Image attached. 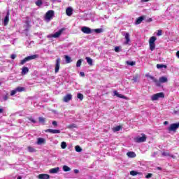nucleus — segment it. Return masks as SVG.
Masks as SVG:
<instances>
[{
    "mask_svg": "<svg viewBox=\"0 0 179 179\" xmlns=\"http://www.w3.org/2000/svg\"><path fill=\"white\" fill-rule=\"evenodd\" d=\"M150 78L152 79V82H154V83H155L156 86H157L158 87H160L162 86V83H166V82L169 81V80L167 79V77L166 76L160 77L159 80L156 79L153 76H150Z\"/></svg>",
    "mask_w": 179,
    "mask_h": 179,
    "instance_id": "nucleus-1",
    "label": "nucleus"
},
{
    "mask_svg": "<svg viewBox=\"0 0 179 179\" xmlns=\"http://www.w3.org/2000/svg\"><path fill=\"white\" fill-rule=\"evenodd\" d=\"M36 58H38V55H33L31 56H28L20 61V65H24V64H26V62H27L29 61H31V59H36Z\"/></svg>",
    "mask_w": 179,
    "mask_h": 179,
    "instance_id": "nucleus-2",
    "label": "nucleus"
},
{
    "mask_svg": "<svg viewBox=\"0 0 179 179\" xmlns=\"http://www.w3.org/2000/svg\"><path fill=\"white\" fill-rule=\"evenodd\" d=\"M65 30H66V29L65 28H62L61 29H59L57 32L53 34H50L48 36V38H58V37H59L61 36V34H62V33L64 31H65Z\"/></svg>",
    "mask_w": 179,
    "mask_h": 179,
    "instance_id": "nucleus-3",
    "label": "nucleus"
},
{
    "mask_svg": "<svg viewBox=\"0 0 179 179\" xmlns=\"http://www.w3.org/2000/svg\"><path fill=\"white\" fill-rule=\"evenodd\" d=\"M146 139H148L146 135L145 134H142L141 137L137 136L134 138V142H136V143H142L143 142H146Z\"/></svg>",
    "mask_w": 179,
    "mask_h": 179,
    "instance_id": "nucleus-4",
    "label": "nucleus"
},
{
    "mask_svg": "<svg viewBox=\"0 0 179 179\" xmlns=\"http://www.w3.org/2000/svg\"><path fill=\"white\" fill-rule=\"evenodd\" d=\"M159 99H164V93L159 92L155 94H153L151 97L152 101H156L157 100H159Z\"/></svg>",
    "mask_w": 179,
    "mask_h": 179,
    "instance_id": "nucleus-5",
    "label": "nucleus"
},
{
    "mask_svg": "<svg viewBox=\"0 0 179 179\" xmlns=\"http://www.w3.org/2000/svg\"><path fill=\"white\" fill-rule=\"evenodd\" d=\"M177 129H178V126L176 123L171 124L170 127H168L169 132H177Z\"/></svg>",
    "mask_w": 179,
    "mask_h": 179,
    "instance_id": "nucleus-6",
    "label": "nucleus"
},
{
    "mask_svg": "<svg viewBox=\"0 0 179 179\" xmlns=\"http://www.w3.org/2000/svg\"><path fill=\"white\" fill-rule=\"evenodd\" d=\"M61 65V59L57 58L56 59V64H55V73H58L59 72V66Z\"/></svg>",
    "mask_w": 179,
    "mask_h": 179,
    "instance_id": "nucleus-7",
    "label": "nucleus"
},
{
    "mask_svg": "<svg viewBox=\"0 0 179 179\" xmlns=\"http://www.w3.org/2000/svg\"><path fill=\"white\" fill-rule=\"evenodd\" d=\"M54 17V10H48L45 14V19L50 20Z\"/></svg>",
    "mask_w": 179,
    "mask_h": 179,
    "instance_id": "nucleus-8",
    "label": "nucleus"
},
{
    "mask_svg": "<svg viewBox=\"0 0 179 179\" xmlns=\"http://www.w3.org/2000/svg\"><path fill=\"white\" fill-rule=\"evenodd\" d=\"M81 31H83V33H85V34H91L92 29L88 27H83L81 28Z\"/></svg>",
    "mask_w": 179,
    "mask_h": 179,
    "instance_id": "nucleus-9",
    "label": "nucleus"
},
{
    "mask_svg": "<svg viewBox=\"0 0 179 179\" xmlns=\"http://www.w3.org/2000/svg\"><path fill=\"white\" fill-rule=\"evenodd\" d=\"M45 132H49L50 134H61V130L48 129L45 130Z\"/></svg>",
    "mask_w": 179,
    "mask_h": 179,
    "instance_id": "nucleus-10",
    "label": "nucleus"
},
{
    "mask_svg": "<svg viewBox=\"0 0 179 179\" xmlns=\"http://www.w3.org/2000/svg\"><path fill=\"white\" fill-rule=\"evenodd\" d=\"M124 38H125V41H124V44L125 45H128V44H129V41H131V38H130V36H129V33L127 32L124 34Z\"/></svg>",
    "mask_w": 179,
    "mask_h": 179,
    "instance_id": "nucleus-11",
    "label": "nucleus"
},
{
    "mask_svg": "<svg viewBox=\"0 0 179 179\" xmlns=\"http://www.w3.org/2000/svg\"><path fill=\"white\" fill-rule=\"evenodd\" d=\"M71 100H72V94H66L63 98V101H64V103H68L69 101H71Z\"/></svg>",
    "mask_w": 179,
    "mask_h": 179,
    "instance_id": "nucleus-12",
    "label": "nucleus"
},
{
    "mask_svg": "<svg viewBox=\"0 0 179 179\" xmlns=\"http://www.w3.org/2000/svg\"><path fill=\"white\" fill-rule=\"evenodd\" d=\"M37 177L38 179H50V175L45 173L39 174Z\"/></svg>",
    "mask_w": 179,
    "mask_h": 179,
    "instance_id": "nucleus-13",
    "label": "nucleus"
},
{
    "mask_svg": "<svg viewBox=\"0 0 179 179\" xmlns=\"http://www.w3.org/2000/svg\"><path fill=\"white\" fill-rule=\"evenodd\" d=\"M8 23H9V12L6 13V15L3 20V24L4 26H8Z\"/></svg>",
    "mask_w": 179,
    "mask_h": 179,
    "instance_id": "nucleus-14",
    "label": "nucleus"
},
{
    "mask_svg": "<svg viewBox=\"0 0 179 179\" xmlns=\"http://www.w3.org/2000/svg\"><path fill=\"white\" fill-rule=\"evenodd\" d=\"M143 20H145V16H143V15L141 16L136 19L135 24H141V23H142V22H143Z\"/></svg>",
    "mask_w": 179,
    "mask_h": 179,
    "instance_id": "nucleus-15",
    "label": "nucleus"
},
{
    "mask_svg": "<svg viewBox=\"0 0 179 179\" xmlns=\"http://www.w3.org/2000/svg\"><path fill=\"white\" fill-rule=\"evenodd\" d=\"M59 171V167L53 168L50 170V174H57V173H58Z\"/></svg>",
    "mask_w": 179,
    "mask_h": 179,
    "instance_id": "nucleus-16",
    "label": "nucleus"
},
{
    "mask_svg": "<svg viewBox=\"0 0 179 179\" xmlns=\"http://www.w3.org/2000/svg\"><path fill=\"white\" fill-rule=\"evenodd\" d=\"M73 12V10H72V8L71 7L67 8L66 10V13L67 16H72Z\"/></svg>",
    "mask_w": 179,
    "mask_h": 179,
    "instance_id": "nucleus-17",
    "label": "nucleus"
},
{
    "mask_svg": "<svg viewBox=\"0 0 179 179\" xmlns=\"http://www.w3.org/2000/svg\"><path fill=\"white\" fill-rule=\"evenodd\" d=\"M127 156H128V157L134 159V157L136 156V154L134 152L130 151L127 153Z\"/></svg>",
    "mask_w": 179,
    "mask_h": 179,
    "instance_id": "nucleus-18",
    "label": "nucleus"
},
{
    "mask_svg": "<svg viewBox=\"0 0 179 179\" xmlns=\"http://www.w3.org/2000/svg\"><path fill=\"white\" fill-rule=\"evenodd\" d=\"M130 175L133 176H138V175L142 176V173L138 172L136 171H130Z\"/></svg>",
    "mask_w": 179,
    "mask_h": 179,
    "instance_id": "nucleus-19",
    "label": "nucleus"
},
{
    "mask_svg": "<svg viewBox=\"0 0 179 179\" xmlns=\"http://www.w3.org/2000/svg\"><path fill=\"white\" fill-rule=\"evenodd\" d=\"M115 96H117V97H119L120 99H125V96L118 93L117 91H114Z\"/></svg>",
    "mask_w": 179,
    "mask_h": 179,
    "instance_id": "nucleus-20",
    "label": "nucleus"
},
{
    "mask_svg": "<svg viewBox=\"0 0 179 179\" xmlns=\"http://www.w3.org/2000/svg\"><path fill=\"white\" fill-rule=\"evenodd\" d=\"M87 64H89V65H90V66H93V59H92V58L87 57L85 58Z\"/></svg>",
    "mask_w": 179,
    "mask_h": 179,
    "instance_id": "nucleus-21",
    "label": "nucleus"
},
{
    "mask_svg": "<svg viewBox=\"0 0 179 179\" xmlns=\"http://www.w3.org/2000/svg\"><path fill=\"white\" fill-rule=\"evenodd\" d=\"M64 58L66 59V64H71V62H72V59L71 58V57H69L68 55H65Z\"/></svg>",
    "mask_w": 179,
    "mask_h": 179,
    "instance_id": "nucleus-22",
    "label": "nucleus"
},
{
    "mask_svg": "<svg viewBox=\"0 0 179 179\" xmlns=\"http://www.w3.org/2000/svg\"><path fill=\"white\" fill-rule=\"evenodd\" d=\"M28 72H29V68L23 67L22 69V72H21L22 75H26V73H27Z\"/></svg>",
    "mask_w": 179,
    "mask_h": 179,
    "instance_id": "nucleus-23",
    "label": "nucleus"
},
{
    "mask_svg": "<svg viewBox=\"0 0 179 179\" xmlns=\"http://www.w3.org/2000/svg\"><path fill=\"white\" fill-rule=\"evenodd\" d=\"M162 156H166V157L170 156L171 157H173V159H174V156L171 155L170 152H169V151L162 152Z\"/></svg>",
    "mask_w": 179,
    "mask_h": 179,
    "instance_id": "nucleus-24",
    "label": "nucleus"
},
{
    "mask_svg": "<svg viewBox=\"0 0 179 179\" xmlns=\"http://www.w3.org/2000/svg\"><path fill=\"white\" fill-rule=\"evenodd\" d=\"M157 69H162V68H167V66L166 65H164V64H157Z\"/></svg>",
    "mask_w": 179,
    "mask_h": 179,
    "instance_id": "nucleus-25",
    "label": "nucleus"
},
{
    "mask_svg": "<svg viewBox=\"0 0 179 179\" xmlns=\"http://www.w3.org/2000/svg\"><path fill=\"white\" fill-rule=\"evenodd\" d=\"M156 36H152L150 38L149 43H155V41H156Z\"/></svg>",
    "mask_w": 179,
    "mask_h": 179,
    "instance_id": "nucleus-26",
    "label": "nucleus"
},
{
    "mask_svg": "<svg viewBox=\"0 0 179 179\" xmlns=\"http://www.w3.org/2000/svg\"><path fill=\"white\" fill-rule=\"evenodd\" d=\"M150 44V50L152 51L155 50V48H156V43H149Z\"/></svg>",
    "mask_w": 179,
    "mask_h": 179,
    "instance_id": "nucleus-27",
    "label": "nucleus"
},
{
    "mask_svg": "<svg viewBox=\"0 0 179 179\" xmlns=\"http://www.w3.org/2000/svg\"><path fill=\"white\" fill-rule=\"evenodd\" d=\"M15 90L17 92H24L25 89L24 87H17Z\"/></svg>",
    "mask_w": 179,
    "mask_h": 179,
    "instance_id": "nucleus-28",
    "label": "nucleus"
},
{
    "mask_svg": "<svg viewBox=\"0 0 179 179\" xmlns=\"http://www.w3.org/2000/svg\"><path fill=\"white\" fill-rule=\"evenodd\" d=\"M35 5H36V6H41V5H43V0H37L35 2Z\"/></svg>",
    "mask_w": 179,
    "mask_h": 179,
    "instance_id": "nucleus-29",
    "label": "nucleus"
},
{
    "mask_svg": "<svg viewBox=\"0 0 179 179\" xmlns=\"http://www.w3.org/2000/svg\"><path fill=\"white\" fill-rule=\"evenodd\" d=\"M44 138H38L37 141V144L38 145H41V143H44Z\"/></svg>",
    "mask_w": 179,
    "mask_h": 179,
    "instance_id": "nucleus-30",
    "label": "nucleus"
},
{
    "mask_svg": "<svg viewBox=\"0 0 179 179\" xmlns=\"http://www.w3.org/2000/svg\"><path fill=\"white\" fill-rule=\"evenodd\" d=\"M126 64H127V65H129L130 66H134V65H135V64H136V62L127 61Z\"/></svg>",
    "mask_w": 179,
    "mask_h": 179,
    "instance_id": "nucleus-31",
    "label": "nucleus"
},
{
    "mask_svg": "<svg viewBox=\"0 0 179 179\" xmlns=\"http://www.w3.org/2000/svg\"><path fill=\"white\" fill-rule=\"evenodd\" d=\"M63 171L65 172L71 171V168H69L68 166L64 165L63 166Z\"/></svg>",
    "mask_w": 179,
    "mask_h": 179,
    "instance_id": "nucleus-32",
    "label": "nucleus"
},
{
    "mask_svg": "<svg viewBox=\"0 0 179 179\" xmlns=\"http://www.w3.org/2000/svg\"><path fill=\"white\" fill-rule=\"evenodd\" d=\"M94 31L95 33H96L97 34H100V33H103V29L99 28V29H94Z\"/></svg>",
    "mask_w": 179,
    "mask_h": 179,
    "instance_id": "nucleus-33",
    "label": "nucleus"
},
{
    "mask_svg": "<svg viewBox=\"0 0 179 179\" xmlns=\"http://www.w3.org/2000/svg\"><path fill=\"white\" fill-rule=\"evenodd\" d=\"M122 129V127L121 126H117L113 129L114 132H118L120 129Z\"/></svg>",
    "mask_w": 179,
    "mask_h": 179,
    "instance_id": "nucleus-34",
    "label": "nucleus"
},
{
    "mask_svg": "<svg viewBox=\"0 0 179 179\" xmlns=\"http://www.w3.org/2000/svg\"><path fill=\"white\" fill-rule=\"evenodd\" d=\"M83 60L82 59H80L78 60L77 63H76V66L77 68H79L80 66V65H82V62Z\"/></svg>",
    "mask_w": 179,
    "mask_h": 179,
    "instance_id": "nucleus-35",
    "label": "nucleus"
},
{
    "mask_svg": "<svg viewBox=\"0 0 179 179\" xmlns=\"http://www.w3.org/2000/svg\"><path fill=\"white\" fill-rule=\"evenodd\" d=\"M75 150H76V152H82V148H80V146H79V145H76L75 147Z\"/></svg>",
    "mask_w": 179,
    "mask_h": 179,
    "instance_id": "nucleus-36",
    "label": "nucleus"
},
{
    "mask_svg": "<svg viewBox=\"0 0 179 179\" xmlns=\"http://www.w3.org/2000/svg\"><path fill=\"white\" fill-rule=\"evenodd\" d=\"M27 149H28L29 152H30L31 153L36 152V150L33 147L28 146Z\"/></svg>",
    "mask_w": 179,
    "mask_h": 179,
    "instance_id": "nucleus-37",
    "label": "nucleus"
},
{
    "mask_svg": "<svg viewBox=\"0 0 179 179\" xmlns=\"http://www.w3.org/2000/svg\"><path fill=\"white\" fill-rule=\"evenodd\" d=\"M61 148L62 149H66V143L65 141L62 142Z\"/></svg>",
    "mask_w": 179,
    "mask_h": 179,
    "instance_id": "nucleus-38",
    "label": "nucleus"
},
{
    "mask_svg": "<svg viewBox=\"0 0 179 179\" xmlns=\"http://www.w3.org/2000/svg\"><path fill=\"white\" fill-rule=\"evenodd\" d=\"M77 97H78V99H79L81 101L83 100V98H84L83 94L78 93L77 94Z\"/></svg>",
    "mask_w": 179,
    "mask_h": 179,
    "instance_id": "nucleus-39",
    "label": "nucleus"
},
{
    "mask_svg": "<svg viewBox=\"0 0 179 179\" xmlns=\"http://www.w3.org/2000/svg\"><path fill=\"white\" fill-rule=\"evenodd\" d=\"M139 78V75H136L134 78H133V79H132V80H134V83H136V82H138V79Z\"/></svg>",
    "mask_w": 179,
    "mask_h": 179,
    "instance_id": "nucleus-40",
    "label": "nucleus"
},
{
    "mask_svg": "<svg viewBox=\"0 0 179 179\" xmlns=\"http://www.w3.org/2000/svg\"><path fill=\"white\" fill-rule=\"evenodd\" d=\"M39 122H45V118L43 117H40L38 118Z\"/></svg>",
    "mask_w": 179,
    "mask_h": 179,
    "instance_id": "nucleus-41",
    "label": "nucleus"
},
{
    "mask_svg": "<svg viewBox=\"0 0 179 179\" xmlns=\"http://www.w3.org/2000/svg\"><path fill=\"white\" fill-rule=\"evenodd\" d=\"M3 100L4 101H6V100H8V99H9V94H6L4 96H3Z\"/></svg>",
    "mask_w": 179,
    "mask_h": 179,
    "instance_id": "nucleus-42",
    "label": "nucleus"
},
{
    "mask_svg": "<svg viewBox=\"0 0 179 179\" xmlns=\"http://www.w3.org/2000/svg\"><path fill=\"white\" fill-rule=\"evenodd\" d=\"M68 128L69 129H72V128H76V124H70L68 126Z\"/></svg>",
    "mask_w": 179,
    "mask_h": 179,
    "instance_id": "nucleus-43",
    "label": "nucleus"
},
{
    "mask_svg": "<svg viewBox=\"0 0 179 179\" xmlns=\"http://www.w3.org/2000/svg\"><path fill=\"white\" fill-rule=\"evenodd\" d=\"M16 57H17V55H16L15 54H13V55H10V58L12 59H15Z\"/></svg>",
    "mask_w": 179,
    "mask_h": 179,
    "instance_id": "nucleus-44",
    "label": "nucleus"
},
{
    "mask_svg": "<svg viewBox=\"0 0 179 179\" xmlns=\"http://www.w3.org/2000/svg\"><path fill=\"white\" fill-rule=\"evenodd\" d=\"M17 91L15 90H12L10 92V96H15V94L17 93Z\"/></svg>",
    "mask_w": 179,
    "mask_h": 179,
    "instance_id": "nucleus-45",
    "label": "nucleus"
},
{
    "mask_svg": "<svg viewBox=\"0 0 179 179\" xmlns=\"http://www.w3.org/2000/svg\"><path fill=\"white\" fill-rule=\"evenodd\" d=\"M52 125H54V127H58V123L57 122V121L54 120L52 122Z\"/></svg>",
    "mask_w": 179,
    "mask_h": 179,
    "instance_id": "nucleus-46",
    "label": "nucleus"
},
{
    "mask_svg": "<svg viewBox=\"0 0 179 179\" xmlns=\"http://www.w3.org/2000/svg\"><path fill=\"white\" fill-rule=\"evenodd\" d=\"M152 176H153V174L148 173V175L145 176V178H152Z\"/></svg>",
    "mask_w": 179,
    "mask_h": 179,
    "instance_id": "nucleus-47",
    "label": "nucleus"
},
{
    "mask_svg": "<svg viewBox=\"0 0 179 179\" xmlns=\"http://www.w3.org/2000/svg\"><path fill=\"white\" fill-rule=\"evenodd\" d=\"M162 29L158 30V31L157 33V36H162Z\"/></svg>",
    "mask_w": 179,
    "mask_h": 179,
    "instance_id": "nucleus-48",
    "label": "nucleus"
},
{
    "mask_svg": "<svg viewBox=\"0 0 179 179\" xmlns=\"http://www.w3.org/2000/svg\"><path fill=\"white\" fill-rule=\"evenodd\" d=\"M115 52H120V47L116 46V47L115 48Z\"/></svg>",
    "mask_w": 179,
    "mask_h": 179,
    "instance_id": "nucleus-49",
    "label": "nucleus"
},
{
    "mask_svg": "<svg viewBox=\"0 0 179 179\" xmlns=\"http://www.w3.org/2000/svg\"><path fill=\"white\" fill-rule=\"evenodd\" d=\"M80 76H82L83 78H84V76H85V73H84V72H80Z\"/></svg>",
    "mask_w": 179,
    "mask_h": 179,
    "instance_id": "nucleus-50",
    "label": "nucleus"
},
{
    "mask_svg": "<svg viewBox=\"0 0 179 179\" xmlns=\"http://www.w3.org/2000/svg\"><path fill=\"white\" fill-rule=\"evenodd\" d=\"M74 173H75V174H78L79 173V170L74 169Z\"/></svg>",
    "mask_w": 179,
    "mask_h": 179,
    "instance_id": "nucleus-51",
    "label": "nucleus"
},
{
    "mask_svg": "<svg viewBox=\"0 0 179 179\" xmlns=\"http://www.w3.org/2000/svg\"><path fill=\"white\" fill-rule=\"evenodd\" d=\"M164 125H168V124H169V122L165 121V122H164Z\"/></svg>",
    "mask_w": 179,
    "mask_h": 179,
    "instance_id": "nucleus-52",
    "label": "nucleus"
},
{
    "mask_svg": "<svg viewBox=\"0 0 179 179\" xmlns=\"http://www.w3.org/2000/svg\"><path fill=\"white\" fill-rule=\"evenodd\" d=\"M3 113V109L0 108V113Z\"/></svg>",
    "mask_w": 179,
    "mask_h": 179,
    "instance_id": "nucleus-53",
    "label": "nucleus"
},
{
    "mask_svg": "<svg viewBox=\"0 0 179 179\" xmlns=\"http://www.w3.org/2000/svg\"><path fill=\"white\" fill-rule=\"evenodd\" d=\"M176 57H178V58H179V51H178V52H176Z\"/></svg>",
    "mask_w": 179,
    "mask_h": 179,
    "instance_id": "nucleus-54",
    "label": "nucleus"
},
{
    "mask_svg": "<svg viewBox=\"0 0 179 179\" xmlns=\"http://www.w3.org/2000/svg\"><path fill=\"white\" fill-rule=\"evenodd\" d=\"M157 170H162V167L157 166Z\"/></svg>",
    "mask_w": 179,
    "mask_h": 179,
    "instance_id": "nucleus-55",
    "label": "nucleus"
},
{
    "mask_svg": "<svg viewBox=\"0 0 179 179\" xmlns=\"http://www.w3.org/2000/svg\"><path fill=\"white\" fill-rule=\"evenodd\" d=\"M31 122H33L34 124H36V120H31Z\"/></svg>",
    "mask_w": 179,
    "mask_h": 179,
    "instance_id": "nucleus-56",
    "label": "nucleus"
},
{
    "mask_svg": "<svg viewBox=\"0 0 179 179\" xmlns=\"http://www.w3.org/2000/svg\"><path fill=\"white\" fill-rule=\"evenodd\" d=\"M152 18H149L148 22H152Z\"/></svg>",
    "mask_w": 179,
    "mask_h": 179,
    "instance_id": "nucleus-57",
    "label": "nucleus"
},
{
    "mask_svg": "<svg viewBox=\"0 0 179 179\" xmlns=\"http://www.w3.org/2000/svg\"><path fill=\"white\" fill-rule=\"evenodd\" d=\"M144 2H149V0H143Z\"/></svg>",
    "mask_w": 179,
    "mask_h": 179,
    "instance_id": "nucleus-58",
    "label": "nucleus"
},
{
    "mask_svg": "<svg viewBox=\"0 0 179 179\" xmlns=\"http://www.w3.org/2000/svg\"><path fill=\"white\" fill-rule=\"evenodd\" d=\"M176 125L178 126V128H179V122L176 123Z\"/></svg>",
    "mask_w": 179,
    "mask_h": 179,
    "instance_id": "nucleus-59",
    "label": "nucleus"
},
{
    "mask_svg": "<svg viewBox=\"0 0 179 179\" xmlns=\"http://www.w3.org/2000/svg\"><path fill=\"white\" fill-rule=\"evenodd\" d=\"M17 179H22V177L18 176Z\"/></svg>",
    "mask_w": 179,
    "mask_h": 179,
    "instance_id": "nucleus-60",
    "label": "nucleus"
},
{
    "mask_svg": "<svg viewBox=\"0 0 179 179\" xmlns=\"http://www.w3.org/2000/svg\"><path fill=\"white\" fill-rule=\"evenodd\" d=\"M1 85H2V83L0 82V86H1Z\"/></svg>",
    "mask_w": 179,
    "mask_h": 179,
    "instance_id": "nucleus-61",
    "label": "nucleus"
},
{
    "mask_svg": "<svg viewBox=\"0 0 179 179\" xmlns=\"http://www.w3.org/2000/svg\"><path fill=\"white\" fill-rule=\"evenodd\" d=\"M0 148H1V145H0Z\"/></svg>",
    "mask_w": 179,
    "mask_h": 179,
    "instance_id": "nucleus-62",
    "label": "nucleus"
}]
</instances>
